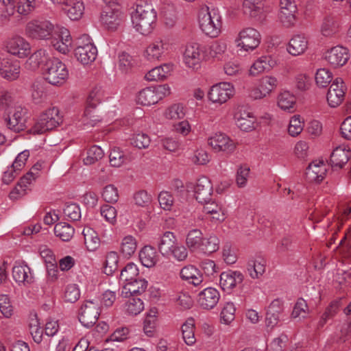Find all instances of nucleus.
Here are the masks:
<instances>
[{"instance_id": "obj_1", "label": "nucleus", "mask_w": 351, "mask_h": 351, "mask_svg": "<svg viewBox=\"0 0 351 351\" xmlns=\"http://www.w3.org/2000/svg\"><path fill=\"white\" fill-rule=\"evenodd\" d=\"M156 18V12L151 5L139 3L136 5L135 11L132 15V21L137 32L147 35L152 31Z\"/></svg>"}, {"instance_id": "obj_2", "label": "nucleus", "mask_w": 351, "mask_h": 351, "mask_svg": "<svg viewBox=\"0 0 351 351\" xmlns=\"http://www.w3.org/2000/svg\"><path fill=\"white\" fill-rule=\"evenodd\" d=\"M199 27L205 34L215 38L217 37L221 27V16L218 10H209L208 7L202 10L199 13Z\"/></svg>"}, {"instance_id": "obj_3", "label": "nucleus", "mask_w": 351, "mask_h": 351, "mask_svg": "<svg viewBox=\"0 0 351 351\" xmlns=\"http://www.w3.org/2000/svg\"><path fill=\"white\" fill-rule=\"evenodd\" d=\"M44 79L53 86L64 84L69 77V70L62 61L53 58L43 67Z\"/></svg>"}, {"instance_id": "obj_4", "label": "nucleus", "mask_w": 351, "mask_h": 351, "mask_svg": "<svg viewBox=\"0 0 351 351\" xmlns=\"http://www.w3.org/2000/svg\"><path fill=\"white\" fill-rule=\"evenodd\" d=\"M50 21L47 20H32L27 23L25 32L28 37L38 39H50L57 32V29Z\"/></svg>"}, {"instance_id": "obj_5", "label": "nucleus", "mask_w": 351, "mask_h": 351, "mask_svg": "<svg viewBox=\"0 0 351 351\" xmlns=\"http://www.w3.org/2000/svg\"><path fill=\"white\" fill-rule=\"evenodd\" d=\"M97 49L89 36L84 34L77 40L75 56L83 64L93 62L97 57Z\"/></svg>"}, {"instance_id": "obj_6", "label": "nucleus", "mask_w": 351, "mask_h": 351, "mask_svg": "<svg viewBox=\"0 0 351 351\" xmlns=\"http://www.w3.org/2000/svg\"><path fill=\"white\" fill-rule=\"evenodd\" d=\"M261 40V34L253 27H245L241 29L234 43L240 51H252L256 49Z\"/></svg>"}, {"instance_id": "obj_7", "label": "nucleus", "mask_w": 351, "mask_h": 351, "mask_svg": "<svg viewBox=\"0 0 351 351\" xmlns=\"http://www.w3.org/2000/svg\"><path fill=\"white\" fill-rule=\"evenodd\" d=\"M61 122V117L58 108L53 107L42 113L34 125V134H40L56 128Z\"/></svg>"}, {"instance_id": "obj_8", "label": "nucleus", "mask_w": 351, "mask_h": 351, "mask_svg": "<svg viewBox=\"0 0 351 351\" xmlns=\"http://www.w3.org/2000/svg\"><path fill=\"white\" fill-rule=\"evenodd\" d=\"M5 51L19 58H25L31 53L30 44L22 36L14 35L5 43Z\"/></svg>"}, {"instance_id": "obj_9", "label": "nucleus", "mask_w": 351, "mask_h": 351, "mask_svg": "<svg viewBox=\"0 0 351 351\" xmlns=\"http://www.w3.org/2000/svg\"><path fill=\"white\" fill-rule=\"evenodd\" d=\"M99 314L97 301L86 300L80 309L78 319L84 326L90 328L97 322Z\"/></svg>"}, {"instance_id": "obj_10", "label": "nucleus", "mask_w": 351, "mask_h": 351, "mask_svg": "<svg viewBox=\"0 0 351 351\" xmlns=\"http://www.w3.org/2000/svg\"><path fill=\"white\" fill-rule=\"evenodd\" d=\"M184 65L192 70L196 71L200 68L202 60V49L197 43H190L186 45L182 53Z\"/></svg>"}, {"instance_id": "obj_11", "label": "nucleus", "mask_w": 351, "mask_h": 351, "mask_svg": "<svg viewBox=\"0 0 351 351\" xmlns=\"http://www.w3.org/2000/svg\"><path fill=\"white\" fill-rule=\"evenodd\" d=\"M234 93V87L230 83L221 82L210 88L208 97L213 103L221 105L226 103Z\"/></svg>"}, {"instance_id": "obj_12", "label": "nucleus", "mask_w": 351, "mask_h": 351, "mask_svg": "<svg viewBox=\"0 0 351 351\" xmlns=\"http://www.w3.org/2000/svg\"><path fill=\"white\" fill-rule=\"evenodd\" d=\"M27 110L21 105H15L12 111H9V116L5 119L9 129L15 132L23 131L25 128Z\"/></svg>"}, {"instance_id": "obj_13", "label": "nucleus", "mask_w": 351, "mask_h": 351, "mask_svg": "<svg viewBox=\"0 0 351 351\" xmlns=\"http://www.w3.org/2000/svg\"><path fill=\"white\" fill-rule=\"evenodd\" d=\"M208 145L215 152L232 154L236 149L235 143L223 133H216L208 139Z\"/></svg>"}, {"instance_id": "obj_14", "label": "nucleus", "mask_w": 351, "mask_h": 351, "mask_svg": "<svg viewBox=\"0 0 351 351\" xmlns=\"http://www.w3.org/2000/svg\"><path fill=\"white\" fill-rule=\"evenodd\" d=\"M21 73V66L19 61L8 57H0V75L8 80H17Z\"/></svg>"}, {"instance_id": "obj_15", "label": "nucleus", "mask_w": 351, "mask_h": 351, "mask_svg": "<svg viewBox=\"0 0 351 351\" xmlns=\"http://www.w3.org/2000/svg\"><path fill=\"white\" fill-rule=\"evenodd\" d=\"M52 47L62 54H66L70 51L72 39L69 31L63 27L57 29V32L51 37Z\"/></svg>"}, {"instance_id": "obj_16", "label": "nucleus", "mask_w": 351, "mask_h": 351, "mask_svg": "<svg viewBox=\"0 0 351 351\" xmlns=\"http://www.w3.org/2000/svg\"><path fill=\"white\" fill-rule=\"evenodd\" d=\"M346 86L341 78H336L330 85L327 93V101L330 106H338L343 100Z\"/></svg>"}, {"instance_id": "obj_17", "label": "nucleus", "mask_w": 351, "mask_h": 351, "mask_svg": "<svg viewBox=\"0 0 351 351\" xmlns=\"http://www.w3.org/2000/svg\"><path fill=\"white\" fill-rule=\"evenodd\" d=\"M348 49L342 46H336L326 51L325 58L333 67L343 66L349 60Z\"/></svg>"}, {"instance_id": "obj_18", "label": "nucleus", "mask_w": 351, "mask_h": 351, "mask_svg": "<svg viewBox=\"0 0 351 351\" xmlns=\"http://www.w3.org/2000/svg\"><path fill=\"white\" fill-rule=\"evenodd\" d=\"M220 293L213 287H207L199 293L197 302L199 306L206 310L213 309L219 302Z\"/></svg>"}, {"instance_id": "obj_19", "label": "nucleus", "mask_w": 351, "mask_h": 351, "mask_svg": "<svg viewBox=\"0 0 351 351\" xmlns=\"http://www.w3.org/2000/svg\"><path fill=\"white\" fill-rule=\"evenodd\" d=\"M169 49V43L162 40H156L149 44L145 51V58L151 62L162 60Z\"/></svg>"}, {"instance_id": "obj_20", "label": "nucleus", "mask_w": 351, "mask_h": 351, "mask_svg": "<svg viewBox=\"0 0 351 351\" xmlns=\"http://www.w3.org/2000/svg\"><path fill=\"white\" fill-rule=\"evenodd\" d=\"M242 9L244 14L256 21L265 17L263 0H244Z\"/></svg>"}, {"instance_id": "obj_21", "label": "nucleus", "mask_w": 351, "mask_h": 351, "mask_svg": "<svg viewBox=\"0 0 351 351\" xmlns=\"http://www.w3.org/2000/svg\"><path fill=\"white\" fill-rule=\"evenodd\" d=\"M12 276L19 285H23L25 286L34 281L31 269L25 262L16 263L12 268Z\"/></svg>"}, {"instance_id": "obj_22", "label": "nucleus", "mask_w": 351, "mask_h": 351, "mask_svg": "<svg viewBox=\"0 0 351 351\" xmlns=\"http://www.w3.org/2000/svg\"><path fill=\"white\" fill-rule=\"evenodd\" d=\"M243 280V275L240 271L230 270L221 274L219 285L223 291H230Z\"/></svg>"}, {"instance_id": "obj_23", "label": "nucleus", "mask_w": 351, "mask_h": 351, "mask_svg": "<svg viewBox=\"0 0 351 351\" xmlns=\"http://www.w3.org/2000/svg\"><path fill=\"white\" fill-rule=\"evenodd\" d=\"M213 192V186L206 177L199 178L194 187L195 197L199 203L210 200Z\"/></svg>"}, {"instance_id": "obj_24", "label": "nucleus", "mask_w": 351, "mask_h": 351, "mask_svg": "<svg viewBox=\"0 0 351 351\" xmlns=\"http://www.w3.org/2000/svg\"><path fill=\"white\" fill-rule=\"evenodd\" d=\"M148 282L140 277L125 283L122 287L121 295L123 298L134 296L144 293Z\"/></svg>"}, {"instance_id": "obj_25", "label": "nucleus", "mask_w": 351, "mask_h": 351, "mask_svg": "<svg viewBox=\"0 0 351 351\" xmlns=\"http://www.w3.org/2000/svg\"><path fill=\"white\" fill-rule=\"evenodd\" d=\"M326 172L327 165L323 161H314L307 167L306 176L310 182H320L325 178Z\"/></svg>"}, {"instance_id": "obj_26", "label": "nucleus", "mask_w": 351, "mask_h": 351, "mask_svg": "<svg viewBox=\"0 0 351 351\" xmlns=\"http://www.w3.org/2000/svg\"><path fill=\"white\" fill-rule=\"evenodd\" d=\"M283 308V302L280 299H276L271 302L266 314L265 323L267 326L273 328L278 324Z\"/></svg>"}, {"instance_id": "obj_27", "label": "nucleus", "mask_w": 351, "mask_h": 351, "mask_svg": "<svg viewBox=\"0 0 351 351\" xmlns=\"http://www.w3.org/2000/svg\"><path fill=\"white\" fill-rule=\"evenodd\" d=\"M237 125L243 131L248 132L255 128L256 119L253 114L245 110H239L234 114Z\"/></svg>"}, {"instance_id": "obj_28", "label": "nucleus", "mask_w": 351, "mask_h": 351, "mask_svg": "<svg viewBox=\"0 0 351 351\" xmlns=\"http://www.w3.org/2000/svg\"><path fill=\"white\" fill-rule=\"evenodd\" d=\"M123 21V16L118 10H109L101 15V22L110 30H115Z\"/></svg>"}, {"instance_id": "obj_29", "label": "nucleus", "mask_w": 351, "mask_h": 351, "mask_svg": "<svg viewBox=\"0 0 351 351\" xmlns=\"http://www.w3.org/2000/svg\"><path fill=\"white\" fill-rule=\"evenodd\" d=\"M64 5L63 10L72 21L81 19L84 11V5L82 0H66L62 3Z\"/></svg>"}, {"instance_id": "obj_30", "label": "nucleus", "mask_w": 351, "mask_h": 351, "mask_svg": "<svg viewBox=\"0 0 351 351\" xmlns=\"http://www.w3.org/2000/svg\"><path fill=\"white\" fill-rule=\"evenodd\" d=\"M102 121V117L99 114L97 107L86 106L84 114L80 119L85 129H89L96 126Z\"/></svg>"}, {"instance_id": "obj_31", "label": "nucleus", "mask_w": 351, "mask_h": 351, "mask_svg": "<svg viewBox=\"0 0 351 351\" xmlns=\"http://www.w3.org/2000/svg\"><path fill=\"white\" fill-rule=\"evenodd\" d=\"M180 278L194 286H198L203 282V276L200 271L193 265L184 267L180 272Z\"/></svg>"}, {"instance_id": "obj_32", "label": "nucleus", "mask_w": 351, "mask_h": 351, "mask_svg": "<svg viewBox=\"0 0 351 351\" xmlns=\"http://www.w3.org/2000/svg\"><path fill=\"white\" fill-rule=\"evenodd\" d=\"M350 157V150L344 146H339L332 152L330 162L332 167L342 168L348 162Z\"/></svg>"}, {"instance_id": "obj_33", "label": "nucleus", "mask_w": 351, "mask_h": 351, "mask_svg": "<svg viewBox=\"0 0 351 351\" xmlns=\"http://www.w3.org/2000/svg\"><path fill=\"white\" fill-rule=\"evenodd\" d=\"M307 45V40L304 36L295 35L290 40L287 51L292 56H299L306 51Z\"/></svg>"}, {"instance_id": "obj_34", "label": "nucleus", "mask_w": 351, "mask_h": 351, "mask_svg": "<svg viewBox=\"0 0 351 351\" xmlns=\"http://www.w3.org/2000/svg\"><path fill=\"white\" fill-rule=\"evenodd\" d=\"M173 70V64H163L151 69L146 75L145 78L148 81H158L167 78Z\"/></svg>"}, {"instance_id": "obj_35", "label": "nucleus", "mask_w": 351, "mask_h": 351, "mask_svg": "<svg viewBox=\"0 0 351 351\" xmlns=\"http://www.w3.org/2000/svg\"><path fill=\"white\" fill-rule=\"evenodd\" d=\"M176 242L177 239L174 234L171 232H166L160 237L158 244L159 252L163 256L169 257V253Z\"/></svg>"}, {"instance_id": "obj_36", "label": "nucleus", "mask_w": 351, "mask_h": 351, "mask_svg": "<svg viewBox=\"0 0 351 351\" xmlns=\"http://www.w3.org/2000/svg\"><path fill=\"white\" fill-rule=\"evenodd\" d=\"M84 244L89 251L96 250L100 245L98 234L90 227H84L82 231Z\"/></svg>"}, {"instance_id": "obj_37", "label": "nucleus", "mask_w": 351, "mask_h": 351, "mask_svg": "<svg viewBox=\"0 0 351 351\" xmlns=\"http://www.w3.org/2000/svg\"><path fill=\"white\" fill-rule=\"evenodd\" d=\"M51 60L46 50L39 49L31 55L26 62V65L29 69L34 70L40 64L45 65Z\"/></svg>"}, {"instance_id": "obj_38", "label": "nucleus", "mask_w": 351, "mask_h": 351, "mask_svg": "<svg viewBox=\"0 0 351 351\" xmlns=\"http://www.w3.org/2000/svg\"><path fill=\"white\" fill-rule=\"evenodd\" d=\"M266 261L261 257L251 260L247 263V269L253 279L259 278L265 271Z\"/></svg>"}, {"instance_id": "obj_39", "label": "nucleus", "mask_w": 351, "mask_h": 351, "mask_svg": "<svg viewBox=\"0 0 351 351\" xmlns=\"http://www.w3.org/2000/svg\"><path fill=\"white\" fill-rule=\"evenodd\" d=\"M182 339L185 343L189 346H193L196 342L195 337V320L193 317L188 318L182 325Z\"/></svg>"}, {"instance_id": "obj_40", "label": "nucleus", "mask_w": 351, "mask_h": 351, "mask_svg": "<svg viewBox=\"0 0 351 351\" xmlns=\"http://www.w3.org/2000/svg\"><path fill=\"white\" fill-rule=\"evenodd\" d=\"M139 259L143 265L146 267H152L158 261V255L155 248L146 245L139 253Z\"/></svg>"}, {"instance_id": "obj_41", "label": "nucleus", "mask_w": 351, "mask_h": 351, "mask_svg": "<svg viewBox=\"0 0 351 351\" xmlns=\"http://www.w3.org/2000/svg\"><path fill=\"white\" fill-rule=\"evenodd\" d=\"M136 102L143 106H151L158 103L154 88L149 86L139 91L136 96Z\"/></svg>"}, {"instance_id": "obj_42", "label": "nucleus", "mask_w": 351, "mask_h": 351, "mask_svg": "<svg viewBox=\"0 0 351 351\" xmlns=\"http://www.w3.org/2000/svg\"><path fill=\"white\" fill-rule=\"evenodd\" d=\"M337 29L338 23L334 16L328 14L324 16L320 25V31L322 35L331 36L337 31Z\"/></svg>"}, {"instance_id": "obj_43", "label": "nucleus", "mask_w": 351, "mask_h": 351, "mask_svg": "<svg viewBox=\"0 0 351 351\" xmlns=\"http://www.w3.org/2000/svg\"><path fill=\"white\" fill-rule=\"evenodd\" d=\"M75 229L65 222H60L54 227L55 235L63 241H70L74 235Z\"/></svg>"}, {"instance_id": "obj_44", "label": "nucleus", "mask_w": 351, "mask_h": 351, "mask_svg": "<svg viewBox=\"0 0 351 351\" xmlns=\"http://www.w3.org/2000/svg\"><path fill=\"white\" fill-rule=\"evenodd\" d=\"M202 239L201 230L193 229L186 235V244L191 252L199 251Z\"/></svg>"}, {"instance_id": "obj_45", "label": "nucleus", "mask_w": 351, "mask_h": 351, "mask_svg": "<svg viewBox=\"0 0 351 351\" xmlns=\"http://www.w3.org/2000/svg\"><path fill=\"white\" fill-rule=\"evenodd\" d=\"M227 47L228 43L226 40H217L209 47L208 56L209 58L221 60L226 52Z\"/></svg>"}, {"instance_id": "obj_46", "label": "nucleus", "mask_w": 351, "mask_h": 351, "mask_svg": "<svg viewBox=\"0 0 351 351\" xmlns=\"http://www.w3.org/2000/svg\"><path fill=\"white\" fill-rule=\"evenodd\" d=\"M124 304V310L130 315H136L144 309V303L138 297L130 296Z\"/></svg>"}, {"instance_id": "obj_47", "label": "nucleus", "mask_w": 351, "mask_h": 351, "mask_svg": "<svg viewBox=\"0 0 351 351\" xmlns=\"http://www.w3.org/2000/svg\"><path fill=\"white\" fill-rule=\"evenodd\" d=\"M296 98L289 91L281 93L278 97V106L283 110L293 111Z\"/></svg>"}, {"instance_id": "obj_48", "label": "nucleus", "mask_w": 351, "mask_h": 351, "mask_svg": "<svg viewBox=\"0 0 351 351\" xmlns=\"http://www.w3.org/2000/svg\"><path fill=\"white\" fill-rule=\"evenodd\" d=\"M185 114V108L181 104H173L164 112L165 119L175 121L184 119Z\"/></svg>"}, {"instance_id": "obj_49", "label": "nucleus", "mask_w": 351, "mask_h": 351, "mask_svg": "<svg viewBox=\"0 0 351 351\" xmlns=\"http://www.w3.org/2000/svg\"><path fill=\"white\" fill-rule=\"evenodd\" d=\"M37 4L36 0H16L15 9L19 15L27 16L35 10Z\"/></svg>"}, {"instance_id": "obj_50", "label": "nucleus", "mask_w": 351, "mask_h": 351, "mask_svg": "<svg viewBox=\"0 0 351 351\" xmlns=\"http://www.w3.org/2000/svg\"><path fill=\"white\" fill-rule=\"evenodd\" d=\"M29 177V176H24L21 178L15 187L10 193V199H17L26 194L27 191L29 189V186L32 184V182L27 178Z\"/></svg>"}, {"instance_id": "obj_51", "label": "nucleus", "mask_w": 351, "mask_h": 351, "mask_svg": "<svg viewBox=\"0 0 351 351\" xmlns=\"http://www.w3.org/2000/svg\"><path fill=\"white\" fill-rule=\"evenodd\" d=\"M219 247V239L215 235H210L208 238H203L199 252L211 254L216 252Z\"/></svg>"}, {"instance_id": "obj_52", "label": "nucleus", "mask_w": 351, "mask_h": 351, "mask_svg": "<svg viewBox=\"0 0 351 351\" xmlns=\"http://www.w3.org/2000/svg\"><path fill=\"white\" fill-rule=\"evenodd\" d=\"M134 65L133 58L126 52H121L118 55V69L123 73L130 71Z\"/></svg>"}, {"instance_id": "obj_53", "label": "nucleus", "mask_w": 351, "mask_h": 351, "mask_svg": "<svg viewBox=\"0 0 351 351\" xmlns=\"http://www.w3.org/2000/svg\"><path fill=\"white\" fill-rule=\"evenodd\" d=\"M138 269L133 263H128L121 271L120 280L125 283L138 278Z\"/></svg>"}, {"instance_id": "obj_54", "label": "nucleus", "mask_w": 351, "mask_h": 351, "mask_svg": "<svg viewBox=\"0 0 351 351\" xmlns=\"http://www.w3.org/2000/svg\"><path fill=\"white\" fill-rule=\"evenodd\" d=\"M29 328L34 341L37 343H40L43 340V331L36 315H34V317L30 319Z\"/></svg>"}, {"instance_id": "obj_55", "label": "nucleus", "mask_w": 351, "mask_h": 351, "mask_svg": "<svg viewBox=\"0 0 351 351\" xmlns=\"http://www.w3.org/2000/svg\"><path fill=\"white\" fill-rule=\"evenodd\" d=\"M137 243L134 237L128 235L125 237L121 243V253L127 257L131 256L136 250Z\"/></svg>"}, {"instance_id": "obj_56", "label": "nucleus", "mask_w": 351, "mask_h": 351, "mask_svg": "<svg viewBox=\"0 0 351 351\" xmlns=\"http://www.w3.org/2000/svg\"><path fill=\"white\" fill-rule=\"evenodd\" d=\"M109 160L110 165L114 167H119L130 161L128 157L122 151L117 148L112 149L110 152Z\"/></svg>"}, {"instance_id": "obj_57", "label": "nucleus", "mask_w": 351, "mask_h": 351, "mask_svg": "<svg viewBox=\"0 0 351 351\" xmlns=\"http://www.w3.org/2000/svg\"><path fill=\"white\" fill-rule=\"evenodd\" d=\"M119 256L115 252H110L107 254L104 273L107 275H112L118 269Z\"/></svg>"}, {"instance_id": "obj_58", "label": "nucleus", "mask_w": 351, "mask_h": 351, "mask_svg": "<svg viewBox=\"0 0 351 351\" xmlns=\"http://www.w3.org/2000/svg\"><path fill=\"white\" fill-rule=\"evenodd\" d=\"M104 153L101 148L97 145L91 147L86 153V156L84 158V163L86 165H90L101 159Z\"/></svg>"}, {"instance_id": "obj_59", "label": "nucleus", "mask_w": 351, "mask_h": 351, "mask_svg": "<svg viewBox=\"0 0 351 351\" xmlns=\"http://www.w3.org/2000/svg\"><path fill=\"white\" fill-rule=\"evenodd\" d=\"M258 85L261 88L262 92L267 96L277 87L278 80L275 77L266 75L259 80Z\"/></svg>"}, {"instance_id": "obj_60", "label": "nucleus", "mask_w": 351, "mask_h": 351, "mask_svg": "<svg viewBox=\"0 0 351 351\" xmlns=\"http://www.w3.org/2000/svg\"><path fill=\"white\" fill-rule=\"evenodd\" d=\"M304 123L300 115H294L289 121L288 132L291 136H296L303 130Z\"/></svg>"}, {"instance_id": "obj_61", "label": "nucleus", "mask_w": 351, "mask_h": 351, "mask_svg": "<svg viewBox=\"0 0 351 351\" xmlns=\"http://www.w3.org/2000/svg\"><path fill=\"white\" fill-rule=\"evenodd\" d=\"M188 257V250L187 248L183 245L182 244L178 243V241L174 245L173 248L169 253V258H173L177 261H184Z\"/></svg>"}, {"instance_id": "obj_62", "label": "nucleus", "mask_w": 351, "mask_h": 351, "mask_svg": "<svg viewBox=\"0 0 351 351\" xmlns=\"http://www.w3.org/2000/svg\"><path fill=\"white\" fill-rule=\"evenodd\" d=\"M101 196L106 202L116 203L119 199L117 188L113 184L106 186L103 189Z\"/></svg>"}, {"instance_id": "obj_63", "label": "nucleus", "mask_w": 351, "mask_h": 351, "mask_svg": "<svg viewBox=\"0 0 351 351\" xmlns=\"http://www.w3.org/2000/svg\"><path fill=\"white\" fill-rule=\"evenodd\" d=\"M80 291L76 284H70L66 287L64 298L66 302L74 303L79 300Z\"/></svg>"}, {"instance_id": "obj_64", "label": "nucleus", "mask_w": 351, "mask_h": 351, "mask_svg": "<svg viewBox=\"0 0 351 351\" xmlns=\"http://www.w3.org/2000/svg\"><path fill=\"white\" fill-rule=\"evenodd\" d=\"M133 198L135 204L141 207L148 206L152 201V195L145 190L136 191L134 194Z\"/></svg>"}]
</instances>
